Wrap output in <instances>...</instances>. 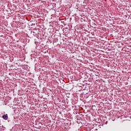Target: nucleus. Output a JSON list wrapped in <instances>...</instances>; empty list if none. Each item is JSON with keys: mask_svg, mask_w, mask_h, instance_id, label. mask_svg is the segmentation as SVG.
<instances>
[{"mask_svg": "<svg viewBox=\"0 0 131 131\" xmlns=\"http://www.w3.org/2000/svg\"><path fill=\"white\" fill-rule=\"evenodd\" d=\"M3 119H5V120H8V114L3 115Z\"/></svg>", "mask_w": 131, "mask_h": 131, "instance_id": "nucleus-1", "label": "nucleus"}, {"mask_svg": "<svg viewBox=\"0 0 131 131\" xmlns=\"http://www.w3.org/2000/svg\"><path fill=\"white\" fill-rule=\"evenodd\" d=\"M85 17H83L82 18H81V19H82V20H83V21H85Z\"/></svg>", "mask_w": 131, "mask_h": 131, "instance_id": "nucleus-2", "label": "nucleus"}, {"mask_svg": "<svg viewBox=\"0 0 131 131\" xmlns=\"http://www.w3.org/2000/svg\"><path fill=\"white\" fill-rule=\"evenodd\" d=\"M26 19H27V17H26Z\"/></svg>", "mask_w": 131, "mask_h": 131, "instance_id": "nucleus-3", "label": "nucleus"}, {"mask_svg": "<svg viewBox=\"0 0 131 131\" xmlns=\"http://www.w3.org/2000/svg\"><path fill=\"white\" fill-rule=\"evenodd\" d=\"M130 19H131V17H130Z\"/></svg>", "mask_w": 131, "mask_h": 131, "instance_id": "nucleus-4", "label": "nucleus"}]
</instances>
